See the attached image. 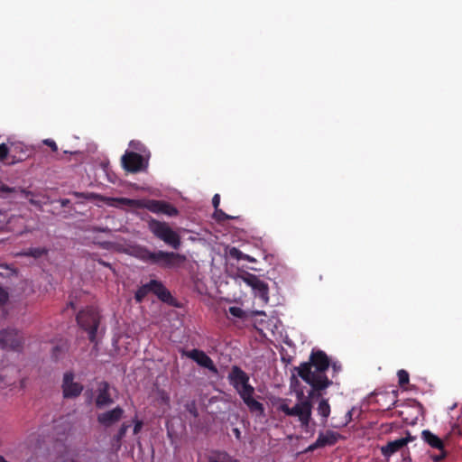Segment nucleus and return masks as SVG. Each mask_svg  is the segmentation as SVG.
<instances>
[{"label":"nucleus","mask_w":462,"mask_h":462,"mask_svg":"<svg viewBox=\"0 0 462 462\" xmlns=\"http://www.w3.org/2000/svg\"><path fill=\"white\" fill-rule=\"evenodd\" d=\"M9 152H10V150L7 147V145L5 143H1L0 144V162H4L5 160L11 159L6 163L8 165H13V164H15L16 162L23 161L22 158L16 159L15 156H13V155L10 156Z\"/></svg>","instance_id":"obj_20"},{"label":"nucleus","mask_w":462,"mask_h":462,"mask_svg":"<svg viewBox=\"0 0 462 462\" xmlns=\"http://www.w3.org/2000/svg\"><path fill=\"white\" fill-rule=\"evenodd\" d=\"M213 217L217 222H224L226 220L233 219L234 217L226 214L222 209L217 208L213 214Z\"/></svg>","instance_id":"obj_25"},{"label":"nucleus","mask_w":462,"mask_h":462,"mask_svg":"<svg viewBox=\"0 0 462 462\" xmlns=\"http://www.w3.org/2000/svg\"><path fill=\"white\" fill-rule=\"evenodd\" d=\"M118 203L136 208H146L155 214H162L169 217H175L179 214L178 209L171 203L157 199H132L128 198L115 199Z\"/></svg>","instance_id":"obj_4"},{"label":"nucleus","mask_w":462,"mask_h":462,"mask_svg":"<svg viewBox=\"0 0 462 462\" xmlns=\"http://www.w3.org/2000/svg\"><path fill=\"white\" fill-rule=\"evenodd\" d=\"M125 411L120 406H116L112 410L97 414V422L105 428H109L121 420L124 417Z\"/></svg>","instance_id":"obj_13"},{"label":"nucleus","mask_w":462,"mask_h":462,"mask_svg":"<svg viewBox=\"0 0 462 462\" xmlns=\"http://www.w3.org/2000/svg\"><path fill=\"white\" fill-rule=\"evenodd\" d=\"M149 230L155 237L177 250L181 245L180 235L175 232L168 223L152 218L148 222Z\"/></svg>","instance_id":"obj_7"},{"label":"nucleus","mask_w":462,"mask_h":462,"mask_svg":"<svg viewBox=\"0 0 462 462\" xmlns=\"http://www.w3.org/2000/svg\"><path fill=\"white\" fill-rule=\"evenodd\" d=\"M21 192H22V193H23L25 197H28L29 195H31V194H32V192H31V191H27V190H25V189H21Z\"/></svg>","instance_id":"obj_44"},{"label":"nucleus","mask_w":462,"mask_h":462,"mask_svg":"<svg viewBox=\"0 0 462 462\" xmlns=\"http://www.w3.org/2000/svg\"><path fill=\"white\" fill-rule=\"evenodd\" d=\"M151 281L137 289L134 293V300L137 303H141L143 301L145 297L152 291H151Z\"/></svg>","instance_id":"obj_22"},{"label":"nucleus","mask_w":462,"mask_h":462,"mask_svg":"<svg viewBox=\"0 0 462 462\" xmlns=\"http://www.w3.org/2000/svg\"><path fill=\"white\" fill-rule=\"evenodd\" d=\"M74 195L77 198H88L89 196H86L84 193L75 192Z\"/></svg>","instance_id":"obj_43"},{"label":"nucleus","mask_w":462,"mask_h":462,"mask_svg":"<svg viewBox=\"0 0 462 462\" xmlns=\"http://www.w3.org/2000/svg\"><path fill=\"white\" fill-rule=\"evenodd\" d=\"M397 391L394 390L375 392L373 394V400H371V402L376 403L381 410L389 411L397 402Z\"/></svg>","instance_id":"obj_11"},{"label":"nucleus","mask_w":462,"mask_h":462,"mask_svg":"<svg viewBox=\"0 0 462 462\" xmlns=\"http://www.w3.org/2000/svg\"><path fill=\"white\" fill-rule=\"evenodd\" d=\"M229 254L231 257L236 259V260H244L245 254H244L242 251L236 247H232L229 251Z\"/></svg>","instance_id":"obj_29"},{"label":"nucleus","mask_w":462,"mask_h":462,"mask_svg":"<svg viewBox=\"0 0 462 462\" xmlns=\"http://www.w3.org/2000/svg\"><path fill=\"white\" fill-rule=\"evenodd\" d=\"M244 282L252 287V289L255 291V294L258 295L261 299L267 300L269 288L266 282L261 280L258 276L253 273H247L243 277Z\"/></svg>","instance_id":"obj_12"},{"label":"nucleus","mask_w":462,"mask_h":462,"mask_svg":"<svg viewBox=\"0 0 462 462\" xmlns=\"http://www.w3.org/2000/svg\"><path fill=\"white\" fill-rule=\"evenodd\" d=\"M212 205H213L215 209L219 208V205H220V196H219V194H215L214 195V197L212 199Z\"/></svg>","instance_id":"obj_37"},{"label":"nucleus","mask_w":462,"mask_h":462,"mask_svg":"<svg viewBox=\"0 0 462 462\" xmlns=\"http://www.w3.org/2000/svg\"><path fill=\"white\" fill-rule=\"evenodd\" d=\"M414 439L409 433L407 437L389 441L386 445L381 447V453L384 457H390L396 452L403 448L409 442Z\"/></svg>","instance_id":"obj_15"},{"label":"nucleus","mask_w":462,"mask_h":462,"mask_svg":"<svg viewBox=\"0 0 462 462\" xmlns=\"http://www.w3.org/2000/svg\"><path fill=\"white\" fill-rule=\"evenodd\" d=\"M94 260L97 261L100 265H103L105 267L112 269V265L109 263H107L102 259H94Z\"/></svg>","instance_id":"obj_39"},{"label":"nucleus","mask_w":462,"mask_h":462,"mask_svg":"<svg viewBox=\"0 0 462 462\" xmlns=\"http://www.w3.org/2000/svg\"><path fill=\"white\" fill-rule=\"evenodd\" d=\"M0 191L1 192H5V193H13V192L16 191V189L13 188V187H9V186H7L5 184H1L0 185Z\"/></svg>","instance_id":"obj_33"},{"label":"nucleus","mask_w":462,"mask_h":462,"mask_svg":"<svg viewBox=\"0 0 462 462\" xmlns=\"http://www.w3.org/2000/svg\"><path fill=\"white\" fill-rule=\"evenodd\" d=\"M43 143L47 146H49L52 152H57L58 151V146L56 144V143L52 140V139H45L43 141Z\"/></svg>","instance_id":"obj_32"},{"label":"nucleus","mask_w":462,"mask_h":462,"mask_svg":"<svg viewBox=\"0 0 462 462\" xmlns=\"http://www.w3.org/2000/svg\"><path fill=\"white\" fill-rule=\"evenodd\" d=\"M29 201H30L31 204L36 205V202L32 199H30Z\"/></svg>","instance_id":"obj_47"},{"label":"nucleus","mask_w":462,"mask_h":462,"mask_svg":"<svg viewBox=\"0 0 462 462\" xmlns=\"http://www.w3.org/2000/svg\"><path fill=\"white\" fill-rule=\"evenodd\" d=\"M187 410H188V411H189V412L190 414H192L194 417H197V416H198V411H197V408H196V406H195V404H194V403H192V404H190V405H189V404H188V405H187Z\"/></svg>","instance_id":"obj_38"},{"label":"nucleus","mask_w":462,"mask_h":462,"mask_svg":"<svg viewBox=\"0 0 462 462\" xmlns=\"http://www.w3.org/2000/svg\"><path fill=\"white\" fill-rule=\"evenodd\" d=\"M123 168L132 173H136L146 170L148 167V159L135 152L126 151L121 158Z\"/></svg>","instance_id":"obj_8"},{"label":"nucleus","mask_w":462,"mask_h":462,"mask_svg":"<svg viewBox=\"0 0 462 462\" xmlns=\"http://www.w3.org/2000/svg\"><path fill=\"white\" fill-rule=\"evenodd\" d=\"M421 439L425 443H427L432 448H436L439 450H442L444 448L443 440L439 438L437 435L433 434L429 430H424L421 432Z\"/></svg>","instance_id":"obj_19"},{"label":"nucleus","mask_w":462,"mask_h":462,"mask_svg":"<svg viewBox=\"0 0 462 462\" xmlns=\"http://www.w3.org/2000/svg\"><path fill=\"white\" fill-rule=\"evenodd\" d=\"M333 368H334L335 370H336V369H337V365H336V364H333Z\"/></svg>","instance_id":"obj_48"},{"label":"nucleus","mask_w":462,"mask_h":462,"mask_svg":"<svg viewBox=\"0 0 462 462\" xmlns=\"http://www.w3.org/2000/svg\"><path fill=\"white\" fill-rule=\"evenodd\" d=\"M183 355L195 361L201 367L207 368L211 372H217L213 360L204 351L192 349L184 351Z\"/></svg>","instance_id":"obj_14"},{"label":"nucleus","mask_w":462,"mask_h":462,"mask_svg":"<svg viewBox=\"0 0 462 462\" xmlns=\"http://www.w3.org/2000/svg\"><path fill=\"white\" fill-rule=\"evenodd\" d=\"M329 359L327 354L322 350H312L310 356L309 362L301 363L297 368V373H301L303 369L307 368L310 375L315 378H319L326 375V371L329 367Z\"/></svg>","instance_id":"obj_6"},{"label":"nucleus","mask_w":462,"mask_h":462,"mask_svg":"<svg viewBox=\"0 0 462 462\" xmlns=\"http://www.w3.org/2000/svg\"><path fill=\"white\" fill-rule=\"evenodd\" d=\"M318 414L322 418V422H326L330 414V405L328 399L321 398L317 408Z\"/></svg>","instance_id":"obj_21"},{"label":"nucleus","mask_w":462,"mask_h":462,"mask_svg":"<svg viewBox=\"0 0 462 462\" xmlns=\"http://www.w3.org/2000/svg\"><path fill=\"white\" fill-rule=\"evenodd\" d=\"M23 344V337L18 330L7 328L0 331V346L3 349L19 351Z\"/></svg>","instance_id":"obj_9"},{"label":"nucleus","mask_w":462,"mask_h":462,"mask_svg":"<svg viewBox=\"0 0 462 462\" xmlns=\"http://www.w3.org/2000/svg\"><path fill=\"white\" fill-rule=\"evenodd\" d=\"M48 254V249L45 247H31L26 249L22 254L33 258H40Z\"/></svg>","instance_id":"obj_23"},{"label":"nucleus","mask_w":462,"mask_h":462,"mask_svg":"<svg viewBox=\"0 0 462 462\" xmlns=\"http://www.w3.org/2000/svg\"><path fill=\"white\" fill-rule=\"evenodd\" d=\"M69 203V199H62V200H61V205H62V206H67Z\"/></svg>","instance_id":"obj_45"},{"label":"nucleus","mask_w":462,"mask_h":462,"mask_svg":"<svg viewBox=\"0 0 462 462\" xmlns=\"http://www.w3.org/2000/svg\"><path fill=\"white\" fill-rule=\"evenodd\" d=\"M233 433L235 435V437L240 440L241 438H242V433H241V430L238 429V428H234L233 429Z\"/></svg>","instance_id":"obj_40"},{"label":"nucleus","mask_w":462,"mask_h":462,"mask_svg":"<svg viewBox=\"0 0 462 462\" xmlns=\"http://www.w3.org/2000/svg\"><path fill=\"white\" fill-rule=\"evenodd\" d=\"M129 427H130L129 424H127L126 422H124L120 426L117 433L114 436V440L116 442H120L123 439V438L125 436Z\"/></svg>","instance_id":"obj_26"},{"label":"nucleus","mask_w":462,"mask_h":462,"mask_svg":"<svg viewBox=\"0 0 462 462\" xmlns=\"http://www.w3.org/2000/svg\"><path fill=\"white\" fill-rule=\"evenodd\" d=\"M9 300L8 291L2 286H0V307L5 305Z\"/></svg>","instance_id":"obj_30"},{"label":"nucleus","mask_w":462,"mask_h":462,"mask_svg":"<svg viewBox=\"0 0 462 462\" xmlns=\"http://www.w3.org/2000/svg\"><path fill=\"white\" fill-rule=\"evenodd\" d=\"M0 462H7L3 456H0Z\"/></svg>","instance_id":"obj_46"},{"label":"nucleus","mask_w":462,"mask_h":462,"mask_svg":"<svg viewBox=\"0 0 462 462\" xmlns=\"http://www.w3.org/2000/svg\"><path fill=\"white\" fill-rule=\"evenodd\" d=\"M339 436L340 435L337 432L332 430H328L325 433H319L316 441L310 445L307 450L313 451L326 446H333L337 442Z\"/></svg>","instance_id":"obj_16"},{"label":"nucleus","mask_w":462,"mask_h":462,"mask_svg":"<svg viewBox=\"0 0 462 462\" xmlns=\"http://www.w3.org/2000/svg\"><path fill=\"white\" fill-rule=\"evenodd\" d=\"M151 292L155 294L158 299L163 302H169L171 300V294L163 283L158 280H151Z\"/></svg>","instance_id":"obj_18"},{"label":"nucleus","mask_w":462,"mask_h":462,"mask_svg":"<svg viewBox=\"0 0 462 462\" xmlns=\"http://www.w3.org/2000/svg\"><path fill=\"white\" fill-rule=\"evenodd\" d=\"M397 375L399 385L401 387H405V385L408 384L410 381L409 373L406 370L401 369L398 371Z\"/></svg>","instance_id":"obj_24"},{"label":"nucleus","mask_w":462,"mask_h":462,"mask_svg":"<svg viewBox=\"0 0 462 462\" xmlns=\"http://www.w3.org/2000/svg\"><path fill=\"white\" fill-rule=\"evenodd\" d=\"M227 378L249 411L260 416L263 415V404L254 398V387L250 384L249 375L239 366L234 365Z\"/></svg>","instance_id":"obj_3"},{"label":"nucleus","mask_w":462,"mask_h":462,"mask_svg":"<svg viewBox=\"0 0 462 462\" xmlns=\"http://www.w3.org/2000/svg\"><path fill=\"white\" fill-rule=\"evenodd\" d=\"M14 273V270L9 268L6 264H0V275L9 276Z\"/></svg>","instance_id":"obj_31"},{"label":"nucleus","mask_w":462,"mask_h":462,"mask_svg":"<svg viewBox=\"0 0 462 462\" xmlns=\"http://www.w3.org/2000/svg\"><path fill=\"white\" fill-rule=\"evenodd\" d=\"M244 260H245V261H247V262H250V263H254V262H255V259H254V257H252V256L248 255V254H245V259H244Z\"/></svg>","instance_id":"obj_42"},{"label":"nucleus","mask_w":462,"mask_h":462,"mask_svg":"<svg viewBox=\"0 0 462 462\" xmlns=\"http://www.w3.org/2000/svg\"><path fill=\"white\" fill-rule=\"evenodd\" d=\"M61 388L64 398L68 399L79 396L83 391V385L74 382V374L70 371L64 374Z\"/></svg>","instance_id":"obj_10"},{"label":"nucleus","mask_w":462,"mask_h":462,"mask_svg":"<svg viewBox=\"0 0 462 462\" xmlns=\"http://www.w3.org/2000/svg\"><path fill=\"white\" fill-rule=\"evenodd\" d=\"M130 146L139 152H144V146L141 143H134V141H132L130 143Z\"/></svg>","instance_id":"obj_35"},{"label":"nucleus","mask_w":462,"mask_h":462,"mask_svg":"<svg viewBox=\"0 0 462 462\" xmlns=\"http://www.w3.org/2000/svg\"><path fill=\"white\" fill-rule=\"evenodd\" d=\"M346 417V420L345 424H346L347 422H349L352 420V411H348Z\"/></svg>","instance_id":"obj_41"},{"label":"nucleus","mask_w":462,"mask_h":462,"mask_svg":"<svg viewBox=\"0 0 462 462\" xmlns=\"http://www.w3.org/2000/svg\"><path fill=\"white\" fill-rule=\"evenodd\" d=\"M228 313L235 318L245 319L246 317V313L240 307L232 306L228 309Z\"/></svg>","instance_id":"obj_28"},{"label":"nucleus","mask_w":462,"mask_h":462,"mask_svg":"<svg viewBox=\"0 0 462 462\" xmlns=\"http://www.w3.org/2000/svg\"><path fill=\"white\" fill-rule=\"evenodd\" d=\"M79 327L84 330L91 343L97 345V329L101 321V315L98 310L89 306L81 310L76 317Z\"/></svg>","instance_id":"obj_5"},{"label":"nucleus","mask_w":462,"mask_h":462,"mask_svg":"<svg viewBox=\"0 0 462 462\" xmlns=\"http://www.w3.org/2000/svg\"><path fill=\"white\" fill-rule=\"evenodd\" d=\"M128 254L151 265L162 269H176L183 265L186 256L176 252L162 250L151 251L145 245H134L129 246Z\"/></svg>","instance_id":"obj_2"},{"label":"nucleus","mask_w":462,"mask_h":462,"mask_svg":"<svg viewBox=\"0 0 462 462\" xmlns=\"http://www.w3.org/2000/svg\"><path fill=\"white\" fill-rule=\"evenodd\" d=\"M109 383L106 382H102L99 383L97 395L96 397V406L97 408L101 409L111 405L114 402V400L112 399L109 393Z\"/></svg>","instance_id":"obj_17"},{"label":"nucleus","mask_w":462,"mask_h":462,"mask_svg":"<svg viewBox=\"0 0 462 462\" xmlns=\"http://www.w3.org/2000/svg\"><path fill=\"white\" fill-rule=\"evenodd\" d=\"M143 428V421L142 420H134V434H138Z\"/></svg>","instance_id":"obj_36"},{"label":"nucleus","mask_w":462,"mask_h":462,"mask_svg":"<svg viewBox=\"0 0 462 462\" xmlns=\"http://www.w3.org/2000/svg\"><path fill=\"white\" fill-rule=\"evenodd\" d=\"M299 376L308 384L311 386L308 397L304 398L303 393H297L298 402L293 407H289L287 400H282V403L278 406V410L282 411L286 416L298 417L300 426L308 428L311 421L312 415V399L320 398L322 396L321 391L327 389L332 384V381L328 376L315 378L310 375L307 368L299 373Z\"/></svg>","instance_id":"obj_1"},{"label":"nucleus","mask_w":462,"mask_h":462,"mask_svg":"<svg viewBox=\"0 0 462 462\" xmlns=\"http://www.w3.org/2000/svg\"><path fill=\"white\" fill-rule=\"evenodd\" d=\"M67 347L65 345H58L52 348V358L58 360L65 354Z\"/></svg>","instance_id":"obj_27"},{"label":"nucleus","mask_w":462,"mask_h":462,"mask_svg":"<svg viewBox=\"0 0 462 462\" xmlns=\"http://www.w3.org/2000/svg\"><path fill=\"white\" fill-rule=\"evenodd\" d=\"M439 451H440V453L433 457V460L435 462L442 461L447 457V452H446L445 448H443L442 450H439Z\"/></svg>","instance_id":"obj_34"}]
</instances>
